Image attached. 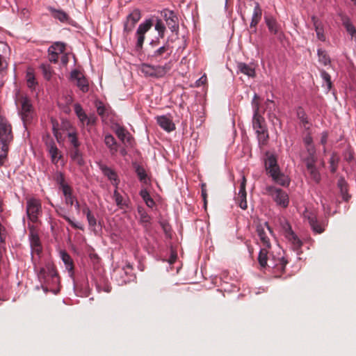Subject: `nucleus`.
<instances>
[{"label": "nucleus", "instance_id": "nucleus-48", "mask_svg": "<svg viewBox=\"0 0 356 356\" xmlns=\"http://www.w3.org/2000/svg\"><path fill=\"white\" fill-rule=\"evenodd\" d=\"M256 132L257 134V137H258L259 143L264 145L268 139V134L267 129L266 128L264 129H262L259 131H256Z\"/></svg>", "mask_w": 356, "mask_h": 356}, {"label": "nucleus", "instance_id": "nucleus-34", "mask_svg": "<svg viewBox=\"0 0 356 356\" xmlns=\"http://www.w3.org/2000/svg\"><path fill=\"white\" fill-rule=\"evenodd\" d=\"M297 117L300 120L301 124L306 130L309 129V123L307 120V116L303 108L299 107L297 110Z\"/></svg>", "mask_w": 356, "mask_h": 356}, {"label": "nucleus", "instance_id": "nucleus-59", "mask_svg": "<svg viewBox=\"0 0 356 356\" xmlns=\"http://www.w3.org/2000/svg\"><path fill=\"white\" fill-rule=\"evenodd\" d=\"M106 111L107 108L102 102H99V104L97 106V112L99 115L102 117L105 116Z\"/></svg>", "mask_w": 356, "mask_h": 356}, {"label": "nucleus", "instance_id": "nucleus-15", "mask_svg": "<svg viewBox=\"0 0 356 356\" xmlns=\"http://www.w3.org/2000/svg\"><path fill=\"white\" fill-rule=\"evenodd\" d=\"M303 216L304 218L308 220L309 225L315 233L321 234L324 232V225L318 222L316 215L314 213L306 209Z\"/></svg>", "mask_w": 356, "mask_h": 356}, {"label": "nucleus", "instance_id": "nucleus-38", "mask_svg": "<svg viewBox=\"0 0 356 356\" xmlns=\"http://www.w3.org/2000/svg\"><path fill=\"white\" fill-rule=\"evenodd\" d=\"M166 25L171 30L172 32H175L176 35L178 34L179 31V21L177 15H175V17H171L167 22Z\"/></svg>", "mask_w": 356, "mask_h": 356}, {"label": "nucleus", "instance_id": "nucleus-50", "mask_svg": "<svg viewBox=\"0 0 356 356\" xmlns=\"http://www.w3.org/2000/svg\"><path fill=\"white\" fill-rule=\"evenodd\" d=\"M9 147L5 149L3 146L0 145V167L3 165L8 152Z\"/></svg>", "mask_w": 356, "mask_h": 356}, {"label": "nucleus", "instance_id": "nucleus-2", "mask_svg": "<svg viewBox=\"0 0 356 356\" xmlns=\"http://www.w3.org/2000/svg\"><path fill=\"white\" fill-rule=\"evenodd\" d=\"M172 41V40L168 38L162 46L157 47L160 43L159 39L152 40L149 43V46L152 47V50L148 52L147 59L151 62L159 63L168 60L173 52L174 48L170 45Z\"/></svg>", "mask_w": 356, "mask_h": 356}, {"label": "nucleus", "instance_id": "nucleus-11", "mask_svg": "<svg viewBox=\"0 0 356 356\" xmlns=\"http://www.w3.org/2000/svg\"><path fill=\"white\" fill-rule=\"evenodd\" d=\"M38 276L40 281L44 284H47L50 280L54 282H57L59 280L56 270L51 265H47L45 267L41 268Z\"/></svg>", "mask_w": 356, "mask_h": 356}, {"label": "nucleus", "instance_id": "nucleus-57", "mask_svg": "<svg viewBox=\"0 0 356 356\" xmlns=\"http://www.w3.org/2000/svg\"><path fill=\"white\" fill-rule=\"evenodd\" d=\"M49 53V60L50 62L56 63L58 60V53L54 51H50V49H48Z\"/></svg>", "mask_w": 356, "mask_h": 356}, {"label": "nucleus", "instance_id": "nucleus-52", "mask_svg": "<svg viewBox=\"0 0 356 356\" xmlns=\"http://www.w3.org/2000/svg\"><path fill=\"white\" fill-rule=\"evenodd\" d=\"M288 261L284 258L282 257L279 259L277 263L275 265V268H277L280 272H284L286 266Z\"/></svg>", "mask_w": 356, "mask_h": 356}, {"label": "nucleus", "instance_id": "nucleus-41", "mask_svg": "<svg viewBox=\"0 0 356 356\" xmlns=\"http://www.w3.org/2000/svg\"><path fill=\"white\" fill-rule=\"evenodd\" d=\"M72 159L79 165L84 164V161L82 158L81 154L80 153L79 148H74L70 153Z\"/></svg>", "mask_w": 356, "mask_h": 356}, {"label": "nucleus", "instance_id": "nucleus-55", "mask_svg": "<svg viewBox=\"0 0 356 356\" xmlns=\"http://www.w3.org/2000/svg\"><path fill=\"white\" fill-rule=\"evenodd\" d=\"M303 143L305 148L309 147H315L313 144V138L310 133H307L303 138Z\"/></svg>", "mask_w": 356, "mask_h": 356}, {"label": "nucleus", "instance_id": "nucleus-54", "mask_svg": "<svg viewBox=\"0 0 356 356\" xmlns=\"http://www.w3.org/2000/svg\"><path fill=\"white\" fill-rule=\"evenodd\" d=\"M68 138H69V140H70L71 145L73 146L74 149L79 148L80 143H79L77 136L75 134L69 133Z\"/></svg>", "mask_w": 356, "mask_h": 356}, {"label": "nucleus", "instance_id": "nucleus-43", "mask_svg": "<svg viewBox=\"0 0 356 356\" xmlns=\"http://www.w3.org/2000/svg\"><path fill=\"white\" fill-rule=\"evenodd\" d=\"M74 111L82 123H84L88 119L87 115L85 113L83 109L79 104H74Z\"/></svg>", "mask_w": 356, "mask_h": 356}, {"label": "nucleus", "instance_id": "nucleus-6", "mask_svg": "<svg viewBox=\"0 0 356 356\" xmlns=\"http://www.w3.org/2000/svg\"><path fill=\"white\" fill-rule=\"evenodd\" d=\"M252 106L254 111L252 124L256 131H259L266 128L264 118L259 114V97L254 94L252 101Z\"/></svg>", "mask_w": 356, "mask_h": 356}, {"label": "nucleus", "instance_id": "nucleus-60", "mask_svg": "<svg viewBox=\"0 0 356 356\" xmlns=\"http://www.w3.org/2000/svg\"><path fill=\"white\" fill-rule=\"evenodd\" d=\"M246 182H247L246 178L245 177V176H243L241 181V184H240V189H239V192H238L239 194H242V193L247 194L246 191H245Z\"/></svg>", "mask_w": 356, "mask_h": 356}, {"label": "nucleus", "instance_id": "nucleus-17", "mask_svg": "<svg viewBox=\"0 0 356 356\" xmlns=\"http://www.w3.org/2000/svg\"><path fill=\"white\" fill-rule=\"evenodd\" d=\"M284 236L288 241L291 243L292 248L294 250L298 251L302 245V243L297 235L291 229L290 225H288V227L285 229Z\"/></svg>", "mask_w": 356, "mask_h": 356}, {"label": "nucleus", "instance_id": "nucleus-26", "mask_svg": "<svg viewBox=\"0 0 356 356\" xmlns=\"http://www.w3.org/2000/svg\"><path fill=\"white\" fill-rule=\"evenodd\" d=\"M48 150H49V153L51 156V161L56 164L58 161V159L61 158V155L60 154V152L58 150V149L57 148L56 145H55V143L51 141V143H49L48 145Z\"/></svg>", "mask_w": 356, "mask_h": 356}, {"label": "nucleus", "instance_id": "nucleus-7", "mask_svg": "<svg viewBox=\"0 0 356 356\" xmlns=\"http://www.w3.org/2000/svg\"><path fill=\"white\" fill-rule=\"evenodd\" d=\"M41 213L42 206L40 201L34 197L27 199L26 213L29 220L33 222H36Z\"/></svg>", "mask_w": 356, "mask_h": 356}, {"label": "nucleus", "instance_id": "nucleus-44", "mask_svg": "<svg viewBox=\"0 0 356 356\" xmlns=\"http://www.w3.org/2000/svg\"><path fill=\"white\" fill-rule=\"evenodd\" d=\"M318 56L319 62L323 63L324 65H327L330 63V59L326 51L321 49H318Z\"/></svg>", "mask_w": 356, "mask_h": 356}, {"label": "nucleus", "instance_id": "nucleus-27", "mask_svg": "<svg viewBox=\"0 0 356 356\" xmlns=\"http://www.w3.org/2000/svg\"><path fill=\"white\" fill-rule=\"evenodd\" d=\"M63 195L65 197V204L67 205L72 206L76 200V197L72 194V188L71 186H64L62 190Z\"/></svg>", "mask_w": 356, "mask_h": 356}, {"label": "nucleus", "instance_id": "nucleus-58", "mask_svg": "<svg viewBox=\"0 0 356 356\" xmlns=\"http://www.w3.org/2000/svg\"><path fill=\"white\" fill-rule=\"evenodd\" d=\"M60 216L62 218H63L74 229H81V230L83 229V228L81 225H79L77 223L74 222L68 216H67L65 215H60Z\"/></svg>", "mask_w": 356, "mask_h": 356}, {"label": "nucleus", "instance_id": "nucleus-23", "mask_svg": "<svg viewBox=\"0 0 356 356\" xmlns=\"http://www.w3.org/2000/svg\"><path fill=\"white\" fill-rule=\"evenodd\" d=\"M309 178L316 184H319L321 180V175L316 168V163L305 165Z\"/></svg>", "mask_w": 356, "mask_h": 356}, {"label": "nucleus", "instance_id": "nucleus-31", "mask_svg": "<svg viewBox=\"0 0 356 356\" xmlns=\"http://www.w3.org/2000/svg\"><path fill=\"white\" fill-rule=\"evenodd\" d=\"M341 21L346 31L352 36V38L356 36V29L351 23L349 17L347 16H342Z\"/></svg>", "mask_w": 356, "mask_h": 356}, {"label": "nucleus", "instance_id": "nucleus-49", "mask_svg": "<svg viewBox=\"0 0 356 356\" xmlns=\"http://www.w3.org/2000/svg\"><path fill=\"white\" fill-rule=\"evenodd\" d=\"M26 81H27V86L30 88H34L35 85H37V82L35 81V76H34L33 73L31 72H27Z\"/></svg>", "mask_w": 356, "mask_h": 356}, {"label": "nucleus", "instance_id": "nucleus-53", "mask_svg": "<svg viewBox=\"0 0 356 356\" xmlns=\"http://www.w3.org/2000/svg\"><path fill=\"white\" fill-rule=\"evenodd\" d=\"M321 75L322 79L325 81L327 86V90H330L332 88V81L330 75L325 72V70H322L321 72Z\"/></svg>", "mask_w": 356, "mask_h": 356}, {"label": "nucleus", "instance_id": "nucleus-1", "mask_svg": "<svg viewBox=\"0 0 356 356\" xmlns=\"http://www.w3.org/2000/svg\"><path fill=\"white\" fill-rule=\"evenodd\" d=\"M264 166L267 175L272 178L275 183L282 186L289 185L290 180L287 176L281 172L275 155L267 152L264 159Z\"/></svg>", "mask_w": 356, "mask_h": 356}, {"label": "nucleus", "instance_id": "nucleus-45", "mask_svg": "<svg viewBox=\"0 0 356 356\" xmlns=\"http://www.w3.org/2000/svg\"><path fill=\"white\" fill-rule=\"evenodd\" d=\"M113 198L116 204L120 208H123V207L127 206L126 201L124 200L123 197L120 194L117 189L114 191L113 193Z\"/></svg>", "mask_w": 356, "mask_h": 356}, {"label": "nucleus", "instance_id": "nucleus-42", "mask_svg": "<svg viewBox=\"0 0 356 356\" xmlns=\"http://www.w3.org/2000/svg\"><path fill=\"white\" fill-rule=\"evenodd\" d=\"M54 179L59 185V188L63 190L64 186H70L68 184L65 183V176L61 172L57 171L54 175Z\"/></svg>", "mask_w": 356, "mask_h": 356}, {"label": "nucleus", "instance_id": "nucleus-13", "mask_svg": "<svg viewBox=\"0 0 356 356\" xmlns=\"http://www.w3.org/2000/svg\"><path fill=\"white\" fill-rule=\"evenodd\" d=\"M70 79L72 81H76V86L83 92H87L89 90V85L88 80L83 74L77 70H74L70 74Z\"/></svg>", "mask_w": 356, "mask_h": 356}, {"label": "nucleus", "instance_id": "nucleus-51", "mask_svg": "<svg viewBox=\"0 0 356 356\" xmlns=\"http://www.w3.org/2000/svg\"><path fill=\"white\" fill-rule=\"evenodd\" d=\"M41 68L46 79L49 80L52 75V70L51 66L47 65H42Z\"/></svg>", "mask_w": 356, "mask_h": 356}, {"label": "nucleus", "instance_id": "nucleus-33", "mask_svg": "<svg viewBox=\"0 0 356 356\" xmlns=\"http://www.w3.org/2000/svg\"><path fill=\"white\" fill-rule=\"evenodd\" d=\"M340 158L337 153L333 152L329 160L330 170L332 173H335L338 169Z\"/></svg>", "mask_w": 356, "mask_h": 356}, {"label": "nucleus", "instance_id": "nucleus-3", "mask_svg": "<svg viewBox=\"0 0 356 356\" xmlns=\"http://www.w3.org/2000/svg\"><path fill=\"white\" fill-rule=\"evenodd\" d=\"M172 69V62H168L164 65H153L147 63H142L140 66V70L146 77L155 79L163 78Z\"/></svg>", "mask_w": 356, "mask_h": 356}, {"label": "nucleus", "instance_id": "nucleus-56", "mask_svg": "<svg viewBox=\"0 0 356 356\" xmlns=\"http://www.w3.org/2000/svg\"><path fill=\"white\" fill-rule=\"evenodd\" d=\"M175 13L173 11L168 9H165L161 12V17L165 22L171 17H175Z\"/></svg>", "mask_w": 356, "mask_h": 356}, {"label": "nucleus", "instance_id": "nucleus-29", "mask_svg": "<svg viewBox=\"0 0 356 356\" xmlns=\"http://www.w3.org/2000/svg\"><path fill=\"white\" fill-rule=\"evenodd\" d=\"M238 70L240 72L248 75L250 77H254L255 76V70L254 68L251 67L250 65L244 63H239L237 65Z\"/></svg>", "mask_w": 356, "mask_h": 356}, {"label": "nucleus", "instance_id": "nucleus-35", "mask_svg": "<svg viewBox=\"0 0 356 356\" xmlns=\"http://www.w3.org/2000/svg\"><path fill=\"white\" fill-rule=\"evenodd\" d=\"M135 171L140 181L144 184H147L148 178L144 168L140 165L134 164Z\"/></svg>", "mask_w": 356, "mask_h": 356}, {"label": "nucleus", "instance_id": "nucleus-32", "mask_svg": "<svg viewBox=\"0 0 356 356\" xmlns=\"http://www.w3.org/2000/svg\"><path fill=\"white\" fill-rule=\"evenodd\" d=\"M138 213L140 216V222L145 228H148L150 225L151 217L141 207H138Z\"/></svg>", "mask_w": 356, "mask_h": 356}, {"label": "nucleus", "instance_id": "nucleus-14", "mask_svg": "<svg viewBox=\"0 0 356 356\" xmlns=\"http://www.w3.org/2000/svg\"><path fill=\"white\" fill-rule=\"evenodd\" d=\"M29 239L32 253L39 255L42 251V247L39 235L33 226L30 227Z\"/></svg>", "mask_w": 356, "mask_h": 356}, {"label": "nucleus", "instance_id": "nucleus-25", "mask_svg": "<svg viewBox=\"0 0 356 356\" xmlns=\"http://www.w3.org/2000/svg\"><path fill=\"white\" fill-rule=\"evenodd\" d=\"M104 143L109 149L111 154L112 155L115 154L118 151V145L115 138L111 134H107L105 136Z\"/></svg>", "mask_w": 356, "mask_h": 356}, {"label": "nucleus", "instance_id": "nucleus-8", "mask_svg": "<svg viewBox=\"0 0 356 356\" xmlns=\"http://www.w3.org/2000/svg\"><path fill=\"white\" fill-rule=\"evenodd\" d=\"M152 26L153 22L151 19H146L138 26L135 34L136 38V49L137 51H140L143 49L145 34L150 30Z\"/></svg>", "mask_w": 356, "mask_h": 356}, {"label": "nucleus", "instance_id": "nucleus-61", "mask_svg": "<svg viewBox=\"0 0 356 356\" xmlns=\"http://www.w3.org/2000/svg\"><path fill=\"white\" fill-rule=\"evenodd\" d=\"M87 220L90 227H94L97 225L96 218L92 213L87 216Z\"/></svg>", "mask_w": 356, "mask_h": 356}, {"label": "nucleus", "instance_id": "nucleus-22", "mask_svg": "<svg viewBox=\"0 0 356 356\" xmlns=\"http://www.w3.org/2000/svg\"><path fill=\"white\" fill-rule=\"evenodd\" d=\"M266 23L270 32L274 35L280 37L282 35L280 26L273 17H266Z\"/></svg>", "mask_w": 356, "mask_h": 356}, {"label": "nucleus", "instance_id": "nucleus-39", "mask_svg": "<svg viewBox=\"0 0 356 356\" xmlns=\"http://www.w3.org/2000/svg\"><path fill=\"white\" fill-rule=\"evenodd\" d=\"M51 15L61 22H66L69 19L67 14L63 10L51 9Z\"/></svg>", "mask_w": 356, "mask_h": 356}, {"label": "nucleus", "instance_id": "nucleus-40", "mask_svg": "<svg viewBox=\"0 0 356 356\" xmlns=\"http://www.w3.org/2000/svg\"><path fill=\"white\" fill-rule=\"evenodd\" d=\"M154 28L155 30L158 32L159 39H163L165 35L166 28L162 19H156V23L154 24Z\"/></svg>", "mask_w": 356, "mask_h": 356}, {"label": "nucleus", "instance_id": "nucleus-46", "mask_svg": "<svg viewBox=\"0 0 356 356\" xmlns=\"http://www.w3.org/2000/svg\"><path fill=\"white\" fill-rule=\"evenodd\" d=\"M50 51H57L58 54H63L65 49V44L60 42H54L49 47Z\"/></svg>", "mask_w": 356, "mask_h": 356}, {"label": "nucleus", "instance_id": "nucleus-5", "mask_svg": "<svg viewBox=\"0 0 356 356\" xmlns=\"http://www.w3.org/2000/svg\"><path fill=\"white\" fill-rule=\"evenodd\" d=\"M13 140V134L10 123L4 117H0V145L6 149Z\"/></svg>", "mask_w": 356, "mask_h": 356}, {"label": "nucleus", "instance_id": "nucleus-30", "mask_svg": "<svg viewBox=\"0 0 356 356\" xmlns=\"http://www.w3.org/2000/svg\"><path fill=\"white\" fill-rule=\"evenodd\" d=\"M60 257L65 265L66 269L69 271V273H72L74 270V263L70 255L66 251H61Z\"/></svg>", "mask_w": 356, "mask_h": 356}, {"label": "nucleus", "instance_id": "nucleus-24", "mask_svg": "<svg viewBox=\"0 0 356 356\" xmlns=\"http://www.w3.org/2000/svg\"><path fill=\"white\" fill-rule=\"evenodd\" d=\"M254 4H255V6L254 8V11H253L252 20H251L250 26V29L254 28V31H256V26L259 24V21L261 19L262 10L259 6V3L255 2Z\"/></svg>", "mask_w": 356, "mask_h": 356}, {"label": "nucleus", "instance_id": "nucleus-19", "mask_svg": "<svg viewBox=\"0 0 356 356\" xmlns=\"http://www.w3.org/2000/svg\"><path fill=\"white\" fill-rule=\"evenodd\" d=\"M115 134L118 138L125 145H131L133 141V137L131 134L123 127H118Z\"/></svg>", "mask_w": 356, "mask_h": 356}, {"label": "nucleus", "instance_id": "nucleus-63", "mask_svg": "<svg viewBox=\"0 0 356 356\" xmlns=\"http://www.w3.org/2000/svg\"><path fill=\"white\" fill-rule=\"evenodd\" d=\"M140 195L141 196L145 202L149 200L150 198H152L149 192L146 189L141 190L140 192Z\"/></svg>", "mask_w": 356, "mask_h": 356}, {"label": "nucleus", "instance_id": "nucleus-64", "mask_svg": "<svg viewBox=\"0 0 356 356\" xmlns=\"http://www.w3.org/2000/svg\"><path fill=\"white\" fill-rule=\"evenodd\" d=\"M327 138H328V133L327 131H323L321 134V140H320L321 144L323 145V146H325L327 142Z\"/></svg>", "mask_w": 356, "mask_h": 356}, {"label": "nucleus", "instance_id": "nucleus-20", "mask_svg": "<svg viewBox=\"0 0 356 356\" xmlns=\"http://www.w3.org/2000/svg\"><path fill=\"white\" fill-rule=\"evenodd\" d=\"M312 22L313 23L318 39L321 41H325V35L324 34V28L322 22L316 16L312 17Z\"/></svg>", "mask_w": 356, "mask_h": 356}, {"label": "nucleus", "instance_id": "nucleus-47", "mask_svg": "<svg viewBox=\"0 0 356 356\" xmlns=\"http://www.w3.org/2000/svg\"><path fill=\"white\" fill-rule=\"evenodd\" d=\"M247 194H238V197H236V202L238 204V206L243 210L246 209L248 207L247 200H246Z\"/></svg>", "mask_w": 356, "mask_h": 356}, {"label": "nucleus", "instance_id": "nucleus-10", "mask_svg": "<svg viewBox=\"0 0 356 356\" xmlns=\"http://www.w3.org/2000/svg\"><path fill=\"white\" fill-rule=\"evenodd\" d=\"M256 232L258 235L261 245H262L263 248H270L271 243L270 238L268 236L267 232H268L269 234H272L273 231L270 227L268 223L267 222H265L264 223L258 224L257 225Z\"/></svg>", "mask_w": 356, "mask_h": 356}, {"label": "nucleus", "instance_id": "nucleus-4", "mask_svg": "<svg viewBox=\"0 0 356 356\" xmlns=\"http://www.w3.org/2000/svg\"><path fill=\"white\" fill-rule=\"evenodd\" d=\"M264 194L270 196L276 204L283 208H286L289 204L288 194L281 188L274 186H267Z\"/></svg>", "mask_w": 356, "mask_h": 356}, {"label": "nucleus", "instance_id": "nucleus-62", "mask_svg": "<svg viewBox=\"0 0 356 356\" xmlns=\"http://www.w3.org/2000/svg\"><path fill=\"white\" fill-rule=\"evenodd\" d=\"M353 152L351 149H347L344 152V159L348 162H351L353 159Z\"/></svg>", "mask_w": 356, "mask_h": 356}, {"label": "nucleus", "instance_id": "nucleus-9", "mask_svg": "<svg viewBox=\"0 0 356 356\" xmlns=\"http://www.w3.org/2000/svg\"><path fill=\"white\" fill-rule=\"evenodd\" d=\"M141 18L140 11L138 9L134 10L130 13L124 22L123 36L127 38L133 31L137 22Z\"/></svg>", "mask_w": 356, "mask_h": 356}, {"label": "nucleus", "instance_id": "nucleus-37", "mask_svg": "<svg viewBox=\"0 0 356 356\" xmlns=\"http://www.w3.org/2000/svg\"><path fill=\"white\" fill-rule=\"evenodd\" d=\"M268 249V248H262L259 254L258 261L260 266L263 268L267 266Z\"/></svg>", "mask_w": 356, "mask_h": 356}, {"label": "nucleus", "instance_id": "nucleus-36", "mask_svg": "<svg viewBox=\"0 0 356 356\" xmlns=\"http://www.w3.org/2000/svg\"><path fill=\"white\" fill-rule=\"evenodd\" d=\"M133 268L132 266L130 264H127L124 267H123L121 270H119V273L120 275L124 274L126 276H129L127 279H122L121 280H119L120 284H125L127 282H130L131 277L130 273L132 270Z\"/></svg>", "mask_w": 356, "mask_h": 356}, {"label": "nucleus", "instance_id": "nucleus-16", "mask_svg": "<svg viewBox=\"0 0 356 356\" xmlns=\"http://www.w3.org/2000/svg\"><path fill=\"white\" fill-rule=\"evenodd\" d=\"M302 161L307 165L316 163L317 156L315 147H306L305 150L300 153Z\"/></svg>", "mask_w": 356, "mask_h": 356}, {"label": "nucleus", "instance_id": "nucleus-21", "mask_svg": "<svg viewBox=\"0 0 356 356\" xmlns=\"http://www.w3.org/2000/svg\"><path fill=\"white\" fill-rule=\"evenodd\" d=\"M157 122L164 130L170 132L175 129V125L172 121L165 115L157 117Z\"/></svg>", "mask_w": 356, "mask_h": 356}, {"label": "nucleus", "instance_id": "nucleus-12", "mask_svg": "<svg viewBox=\"0 0 356 356\" xmlns=\"http://www.w3.org/2000/svg\"><path fill=\"white\" fill-rule=\"evenodd\" d=\"M19 102L21 104L20 108V115L22 117V120L24 122V125L26 126L27 123H29L33 118V111L32 105L30 103V101L26 97H21L19 99Z\"/></svg>", "mask_w": 356, "mask_h": 356}, {"label": "nucleus", "instance_id": "nucleus-18", "mask_svg": "<svg viewBox=\"0 0 356 356\" xmlns=\"http://www.w3.org/2000/svg\"><path fill=\"white\" fill-rule=\"evenodd\" d=\"M98 167L102 170V173L104 176L107 177L108 179L112 181L113 185H114L116 188L120 183V179H118V175L111 168L106 166L105 164L99 162L97 163Z\"/></svg>", "mask_w": 356, "mask_h": 356}, {"label": "nucleus", "instance_id": "nucleus-28", "mask_svg": "<svg viewBox=\"0 0 356 356\" xmlns=\"http://www.w3.org/2000/svg\"><path fill=\"white\" fill-rule=\"evenodd\" d=\"M337 186L340 189L341 195L342 198L345 201H348L350 196L348 194V184L344 178L341 177L338 180Z\"/></svg>", "mask_w": 356, "mask_h": 356}]
</instances>
